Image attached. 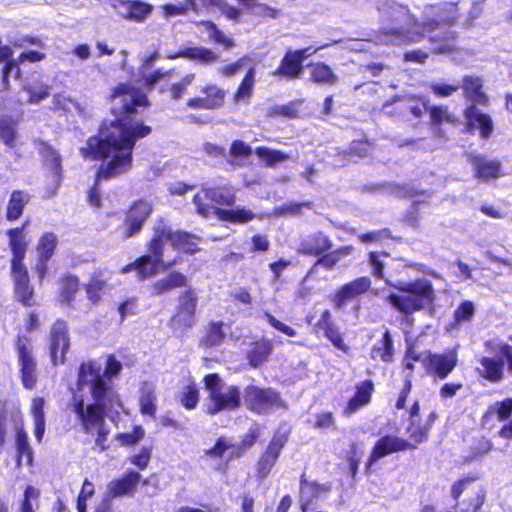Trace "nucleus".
I'll return each mask as SVG.
<instances>
[{"instance_id":"obj_1","label":"nucleus","mask_w":512,"mask_h":512,"mask_svg":"<svg viewBox=\"0 0 512 512\" xmlns=\"http://www.w3.org/2000/svg\"><path fill=\"white\" fill-rule=\"evenodd\" d=\"M111 118L100 128L97 136L81 148L85 158L108 160L96 178L107 179L125 171L128 160V86L119 84L110 95Z\"/></svg>"},{"instance_id":"obj_2","label":"nucleus","mask_w":512,"mask_h":512,"mask_svg":"<svg viewBox=\"0 0 512 512\" xmlns=\"http://www.w3.org/2000/svg\"><path fill=\"white\" fill-rule=\"evenodd\" d=\"M456 10L455 5L448 4L436 18L418 23L408 7L395 3L388 11L389 23L381 28L377 40L382 44H400L428 38L432 43L443 42L433 48L434 53H449L452 46L448 42L454 38V33L446 25L457 19Z\"/></svg>"},{"instance_id":"obj_3","label":"nucleus","mask_w":512,"mask_h":512,"mask_svg":"<svg viewBox=\"0 0 512 512\" xmlns=\"http://www.w3.org/2000/svg\"><path fill=\"white\" fill-rule=\"evenodd\" d=\"M83 429L88 433L99 431L104 411H124L118 394L107 386L102 367L96 361L82 363L78 371L76 391L70 404Z\"/></svg>"},{"instance_id":"obj_4","label":"nucleus","mask_w":512,"mask_h":512,"mask_svg":"<svg viewBox=\"0 0 512 512\" xmlns=\"http://www.w3.org/2000/svg\"><path fill=\"white\" fill-rule=\"evenodd\" d=\"M398 293H390L386 300L400 313L409 316L431 305L435 300V290L432 283L425 278L412 282L386 281Z\"/></svg>"},{"instance_id":"obj_5","label":"nucleus","mask_w":512,"mask_h":512,"mask_svg":"<svg viewBox=\"0 0 512 512\" xmlns=\"http://www.w3.org/2000/svg\"><path fill=\"white\" fill-rule=\"evenodd\" d=\"M203 381L208 393L203 403L206 414L216 415L222 411H233L241 406V392L237 386L227 385L217 374H208Z\"/></svg>"},{"instance_id":"obj_6","label":"nucleus","mask_w":512,"mask_h":512,"mask_svg":"<svg viewBox=\"0 0 512 512\" xmlns=\"http://www.w3.org/2000/svg\"><path fill=\"white\" fill-rule=\"evenodd\" d=\"M198 237L194 234L183 231H172L163 224L155 227V235L151 241L150 251L159 259L164 256L165 245L170 244L173 249L181 250L185 253H195Z\"/></svg>"},{"instance_id":"obj_7","label":"nucleus","mask_w":512,"mask_h":512,"mask_svg":"<svg viewBox=\"0 0 512 512\" xmlns=\"http://www.w3.org/2000/svg\"><path fill=\"white\" fill-rule=\"evenodd\" d=\"M159 57L157 51H155L152 55L147 56L142 59V65L139 68L140 74V82L144 90L136 87L130 86V105L133 106H149V100L147 98V92L151 91L154 85L160 80L164 79L171 75L172 70H155L154 72H148V70L153 66L155 60ZM132 114V107L130 106V115Z\"/></svg>"},{"instance_id":"obj_8","label":"nucleus","mask_w":512,"mask_h":512,"mask_svg":"<svg viewBox=\"0 0 512 512\" xmlns=\"http://www.w3.org/2000/svg\"><path fill=\"white\" fill-rule=\"evenodd\" d=\"M244 403L248 410L256 414H269L274 409L286 408L279 394L272 388L248 385L244 389Z\"/></svg>"},{"instance_id":"obj_9","label":"nucleus","mask_w":512,"mask_h":512,"mask_svg":"<svg viewBox=\"0 0 512 512\" xmlns=\"http://www.w3.org/2000/svg\"><path fill=\"white\" fill-rule=\"evenodd\" d=\"M18 363L22 384L26 389H33L37 382L36 361L27 341L19 337L16 344Z\"/></svg>"},{"instance_id":"obj_10","label":"nucleus","mask_w":512,"mask_h":512,"mask_svg":"<svg viewBox=\"0 0 512 512\" xmlns=\"http://www.w3.org/2000/svg\"><path fill=\"white\" fill-rule=\"evenodd\" d=\"M197 300V294L193 289L187 290L180 296L177 313L171 319L172 328H189L194 324Z\"/></svg>"},{"instance_id":"obj_11","label":"nucleus","mask_w":512,"mask_h":512,"mask_svg":"<svg viewBox=\"0 0 512 512\" xmlns=\"http://www.w3.org/2000/svg\"><path fill=\"white\" fill-rule=\"evenodd\" d=\"M409 449H415V445L397 436H383L375 443L368 459L367 467L371 468L378 460L387 455Z\"/></svg>"},{"instance_id":"obj_12","label":"nucleus","mask_w":512,"mask_h":512,"mask_svg":"<svg viewBox=\"0 0 512 512\" xmlns=\"http://www.w3.org/2000/svg\"><path fill=\"white\" fill-rule=\"evenodd\" d=\"M287 442L286 434H275L270 441L267 449L261 455L257 462L256 477L259 479L266 478L274 465L276 464L278 457Z\"/></svg>"},{"instance_id":"obj_13","label":"nucleus","mask_w":512,"mask_h":512,"mask_svg":"<svg viewBox=\"0 0 512 512\" xmlns=\"http://www.w3.org/2000/svg\"><path fill=\"white\" fill-rule=\"evenodd\" d=\"M424 362L431 375L444 380L457 365V353L452 350L446 354H429Z\"/></svg>"},{"instance_id":"obj_14","label":"nucleus","mask_w":512,"mask_h":512,"mask_svg":"<svg viewBox=\"0 0 512 512\" xmlns=\"http://www.w3.org/2000/svg\"><path fill=\"white\" fill-rule=\"evenodd\" d=\"M11 277L14 284V293L18 301L25 306L34 305V289L30 285L26 266L11 267Z\"/></svg>"},{"instance_id":"obj_15","label":"nucleus","mask_w":512,"mask_h":512,"mask_svg":"<svg viewBox=\"0 0 512 512\" xmlns=\"http://www.w3.org/2000/svg\"><path fill=\"white\" fill-rule=\"evenodd\" d=\"M51 360L54 365L63 363L65 359V353L69 347V339L67 336V326L65 322H56L51 330Z\"/></svg>"},{"instance_id":"obj_16","label":"nucleus","mask_w":512,"mask_h":512,"mask_svg":"<svg viewBox=\"0 0 512 512\" xmlns=\"http://www.w3.org/2000/svg\"><path fill=\"white\" fill-rule=\"evenodd\" d=\"M27 225L28 221H25L21 227L11 228L6 232L12 252L11 267L25 266L23 260L26 255L28 242L24 231Z\"/></svg>"},{"instance_id":"obj_17","label":"nucleus","mask_w":512,"mask_h":512,"mask_svg":"<svg viewBox=\"0 0 512 512\" xmlns=\"http://www.w3.org/2000/svg\"><path fill=\"white\" fill-rule=\"evenodd\" d=\"M371 286V280L369 277H359L349 283H346L335 293L333 301L337 308H342L346 303L365 293Z\"/></svg>"},{"instance_id":"obj_18","label":"nucleus","mask_w":512,"mask_h":512,"mask_svg":"<svg viewBox=\"0 0 512 512\" xmlns=\"http://www.w3.org/2000/svg\"><path fill=\"white\" fill-rule=\"evenodd\" d=\"M471 163L475 177L482 182H488L491 179H497L502 176L501 163L498 160L485 156H473Z\"/></svg>"},{"instance_id":"obj_19","label":"nucleus","mask_w":512,"mask_h":512,"mask_svg":"<svg viewBox=\"0 0 512 512\" xmlns=\"http://www.w3.org/2000/svg\"><path fill=\"white\" fill-rule=\"evenodd\" d=\"M332 247V241L323 232L310 234L302 239L297 251L303 255L319 256Z\"/></svg>"},{"instance_id":"obj_20","label":"nucleus","mask_w":512,"mask_h":512,"mask_svg":"<svg viewBox=\"0 0 512 512\" xmlns=\"http://www.w3.org/2000/svg\"><path fill=\"white\" fill-rule=\"evenodd\" d=\"M168 58H185L188 60L198 61L203 65H211L219 60V55L209 48L203 46H195L181 49L175 54L168 55Z\"/></svg>"},{"instance_id":"obj_21","label":"nucleus","mask_w":512,"mask_h":512,"mask_svg":"<svg viewBox=\"0 0 512 512\" xmlns=\"http://www.w3.org/2000/svg\"><path fill=\"white\" fill-rule=\"evenodd\" d=\"M152 256L147 255L139 258L136 263L134 269L137 271L139 277L141 279L152 276L158 270V267L162 265L164 268H168L176 263V259H167L165 260V255L159 259L152 251Z\"/></svg>"},{"instance_id":"obj_22","label":"nucleus","mask_w":512,"mask_h":512,"mask_svg":"<svg viewBox=\"0 0 512 512\" xmlns=\"http://www.w3.org/2000/svg\"><path fill=\"white\" fill-rule=\"evenodd\" d=\"M45 55L43 53H40L38 51H28L21 53L18 58L16 59H10L5 63L3 70H2V83L4 89H8V76L13 71L15 72V77L19 78L21 74V70L19 68V65L25 61L29 62H37L43 60Z\"/></svg>"},{"instance_id":"obj_23","label":"nucleus","mask_w":512,"mask_h":512,"mask_svg":"<svg viewBox=\"0 0 512 512\" xmlns=\"http://www.w3.org/2000/svg\"><path fill=\"white\" fill-rule=\"evenodd\" d=\"M303 73L302 61L292 50L286 52L277 69L272 72L274 76H282L287 79L300 78Z\"/></svg>"},{"instance_id":"obj_24","label":"nucleus","mask_w":512,"mask_h":512,"mask_svg":"<svg viewBox=\"0 0 512 512\" xmlns=\"http://www.w3.org/2000/svg\"><path fill=\"white\" fill-rule=\"evenodd\" d=\"M22 90L27 93L29 104H37L50 95V87L35 75L23 82Z\"/></svg>"},{"instance_id":"obj_25","label":"nucleus","mask_w":512,"mask_h":512,"mask_svg":"<svg viewBox=\"0 0 512 512\" xmlns=\"http://www.w3.org/2000/svg\"><path fill=\"white\" fill-rule=\"evenodd\" d=\"M465 118L469 125L480 129L483 138L490 137L493 130L492 119L489 115L481 113L474 105H470L465 109Z\"/></svg>"},{"instance_id":"obj_26","label":"nucleus","mask_w":512,"mask_h":512,"mask_svg":"<svg viewBox=\"0 0 512 512\" xmlns=\"http://www.w3.org/2000/svg\"><path fill=\"white\" fill-rule=\"evenodd\" d=\"M374 385L370 380L361 382L356 386V393L348 402L344 413L351 415L359 410L362 406L368 404L371 399Z\"/></svg>"},{"instance_id":"obj_27","label":"nucleus","mask_w":512,"mask_h":512,"mask_svg":"<svg viewBox=\"0 0 512 512\" xmlns=\"http://www.w3.org/2000/svg\"><path fill=\"white\" fill-rule=\"evenodd\" d=\"M480 366L477 367V372L484 379L498 383L502 381L504 377V363L501 360H496L490 357H482L479 360Z\"/></svg>"},{"instance_id":"obj_28","label":"nucleus","mask_w":512,"mask_h":512,"mask_svg":"<svg viewBox=\"0 0 512 512\" xmlns=\"http://www.w3.org/2000/svg\"><path fill=\"white\" fill-rule=\"evenodd\" d=\"M30 200V195L22 190H14L6 205L5 217L8 221L13 222L18 220L22 214L25 206Z\"/></svg>"},{"instance_id":"obj_29","label":"nucleus","mask_w":512,"mask_h":512,"mask_svg":"<svg viewBox=\"0 0 512 512\" xmlns=\"http://www.w3.org/2000/svg\"><path fill=\"white\" fill-rule=\"evenodd\" d=\"M483 83L477 76H465L460 84L467 99L477 104H487L488 98L482 91Z\"/></svg>"},{"instance_id":"obj_30","label":"nucleus","mask_w":512,"mask_h":512,"mask_svg":"<svg viewBox=\"0 0 512 512\" xmlns=\"http://www.w3.org/2000/svg\"><path fill=\"white\" fill-rule=\"evenodd\" d=\"M156 400L157 397L154 385L147 381L142 382L139 388V406L141 413L154 417L156 413Z\"/></svg>"},{"instance_id":"obj_31","label":"nucleus","mask_w":512,"mask_h":512,"mask_svg":"<svg viewBox=\"0 0 512 512\" xmlns=\"http://www.w3.org/2000/svg\"><path fill=\"white\" fill-rule=\"evenodd\" d=\"M394 347L391 335L388 330L383 334L382 339L378 340L371 349L370 358L374 361L380 360L385 363L393 361Z\"/></svg>"},{"instance_id":"obj_32","label":"nucleus","mask_w":512,"mask_h":512,"mask_svg":"<svg viewBox=\"0 0 512 512\" xmlns=\"http://www.w3.org/2000/svg\"><path fill=\"white\" fill-rule=\"evenodd\" d=\"M215 214L220 220L233 223H247L256 218V214L244 207H235L234 209H216Z\"/></svg>"},{"instance_id":"obj_33","label":"nucleus","mask_w":512,"mask_h":512,"mask_svg":"<svg viewBox=\"0 0 512 512\" xmlns=\"http://www.w3.org/2000/svg\"><path fill=\"white\" fill-rule=\"evenodd\" d=\"M430 124L434 128V134L442 136L440 125L442 123H455L456 117L448 111V108L442 105L429 107Z\"/></svg>"},{"instance_id":"obj_34","label":"nucleus","mask_w":512,"mask_h":512,"mask_svg":"<svg viewBox=\"0 0 512 512\" xmlns=\"http://www.w3.org/2000/svg\"><path fill=\"white\" fill-rule=\"evenodd\" d=\"M308 67L310 69L311 80L315 83L333 85L338 81L337 75L332 71L330 66L323 62L313 63Z\"/></svg>"},{"instance_id":"obj_35","label":"nucleus","mask_w":512,"mask_h":512,"mask_svg":"<svg viewBox=\"0 0 512 512\" xmlns=\"http://www.w3.org/2000/svg\"><path fill=\"white\" fill-rule=\"evenodd\" d=\"M16 448L18 453V465L31 466L33 462V450L28 443V436L22 428L16 432Z\"/></svg>"},{"instance_id":"obj_36","label":"nucleus","mask_w":512,"mask_h":512,"mask_svg":"<svg viewBox=\"0 0 512 512\" xmlns=\"http://www.w3.org/2000/svg\"><path fill=\"white\" fill-rule=\"evenodd\" d=\"M44 398L37 397L32 400L31 414L34 419V434L38 442H41L45 433Z\"/></svg>"},{"instance_id":"obj_37","label":"nucleus","mask_w":512,"mask_h":512,"mask_svg":"<svg viewBox=\"0 0 512 512\" xmlns=\"http://www.w3.org/2000/svg\"><path fill=\"white\" fill-rule=\"evenodd\" d=\"M151 210L150 204L146 201H139L130 208V235L140 229Z\"/></svg>"},{"instance_id":"obj_38","label":"nucleus","mask_w":512,"mask_h":512,"mask_svg":"<svg viewBox=\"0 0 512 512\" xmlns=\"http://www.w3.org/2000/svg\"><path fill=\"white\" fill-rule=\"evenodd\" d=\"M273 350L271 341L262 340L254 343L252 349L248 353L249 363L253 367L262 365L269 357Z\"/></svg>"},{"instance_id":"obj_39","label":"nucleus","mask_w":512,"mask_h":512,"mask_svg":"<svg viewBox=\"0 0 512 512\" xmlns=\"http://www.w3.org/2000/svg\"><path fill=\"white\" fill-rule=\"evenodd\" d=\"M17 123L9 116H0V140L10 148L16 146Z\"/></svg>"},{"instance_id":"obj_40","label":"nucleus","mask_w":512,"mask_h":512,"mask_svg":"<svg viewBox=\"0 0 512 512\" xmlns=\"http://www.w3.org/2000/svg\"><path fill=\"white\" fill-rule=\"evenodd\" d=\"M201 6L208 11H220L228 19L238 21L241 10L228 4L226 0H200Z\"/></svg>"},{"instance_id":"obj_41","label":"nucleus","mask_w":512,"mask_h":512,"mask_svg":"<svg viewBox=\"0 0 512 512\" xmlns=\"http://www.w3.org/2000/svg\"><path fill=\"white\" fill-rule=\"evenodd\" d=\"M58 244V237L52 232H44L38 240L36 251L38 257L50 260Z\"/></svg>"},{"instance_id":"obj_42","label":"nucleus","mask_w":512,"mask_h":512,"mask_svg":"<svg viewBox=\"0 0 512 512\" xmlns=\"http://www.w3.org/2000/svg\"><path fill=\"white\" fill-rule=\"evenodd\" d=\"M186 285V276L179 272H172L167 277L160 279L154 284V290L157 294H163L174 288Z\"/></svg>"},{"instance_id":"obj_43","label":"nucleus","mask_w":512,"mask_h":512,"mask_svg":"<svg viewBox=\"0 0 512 512\" xmlns=\"http://www.w3.org/2000/svg\"><path fill=\"white\" fill-rule=\"evenodd\" d=\"M255 154L269 167H273L289 158L288 154L269 147H258Z\"/></svg>"},{"instance_id":"obj_44","label":"nucleus","mask_w":512,"mask_h":512,"mask_svg":"<svg viewBox=\"0 0 512 512\" xmlns=\"http://www.w3.org/2000/svg\"><path fill=\"white\" fill-rule=\"evenodd\" d=\"M255 84V68L251 67L242 82L240 83L237 91L234 94V99L237 102L248 101Z\"/></svg>"},{"instance_id":"obj_45","label":"nucleus","mask_w":512,"mask_h":512,"mask_svg":"<svg viewBox=\"0 0 512 512\" xmlns=\"http://www.w3.org/2000/svg\"><path fill=\"white\" fill-rule=\"evenodd\" d=\"M202 190L207 198L217 204L230 206L235 201L234 194L228 189L209 188L203 186Z\"/></svg>"},{"instance_id":"obj_46","label":"nucleus","mask_w":512,"mask_h":512,"mask_svg":"<svg viewBox=\"0 0 512 512\" xmlns=\"http://www.w3.org/2000/svg\"><path fill=\"white\" fill-rule=\"evenodd\" d=\"M41 154L44 158L45 165L50 167L55 176L59 179L61 172V158L59 153L47 144H43Z\"/></svg>"},{"instance_id":"obj_47","label":"nucleus","mask_w":512,"mask_h":512,"mask_svg":"<svg viewBox=\"0 0 512 512\" xmlns=\"http://www.w3.org/2000/svg\"><path fill=\"white\" fill-rule=\"evenodd\" d=\"M428 87L436 97L446 98L459 90L460 83L449 84L444 81H431Z\"/></svg>"},{"instance_id":"obj_48","label":"nucleus","mask_w":512,"mask_h":512,"mask_svg":"<svg viewBox=\"0 0 512 512\" xmlns=\"http://www.w3.org/2000/svg\"><path fill=\"white\" fill-rule=\"evenodd\" d=\"M222 326V323H212L208 327L207 334L202 339L201 343L207 347L219 345L225 337Z\"/></svg>"},{"instance_id":"obj_49","label":"nucleus","mask_w":512,"mask_h":512,"mask_svg":"<svg viewBox=\"0 0 512 512\" xmlns=\"http://www.w3.org/2000/svg\"><path fill=\"white\" fill-rule=\"evenodd\" d=\"M202 92L206 94L205 99L211 109L219 108L224 102L225 93L216 85H208L202 89Z\"/></svg>"},{"instance_id":"obj_50","label":"nucleus","mask_w":512,"mask_h":512,"mask_svg":"<svg viewBox=\"0 0 512 512\" xmlns=\"http://www.w3.org/2000/svg\"><path fill=\"white\" fill-rule=\"evenodd\" d=\"M199 402V391L194 384H190L184 387L181 396L180 403L189 410L194 409Z\"/></svg>"},{"instance_id":"obj_51","label":"nucleus","mask_w":512,"mask_h":512,"mask_svg":"<svg viewBox=\"0 0 512 512\" xmlns=\"http://www.w3.org/2000/svg\"><path fill=\"white\" fill-rule=\"evenodd\" d=\"M325 336L332 342V344L340 349L341 351L347 353L349 351V346L345 344L343 337L335 324H329L324 327Z\"/></svg>"},{"instance_id":"obj_52","label":"nucleus","mask_w":512,"mask_h":512,"mask_svg":"<svg viewBox=\"0 0 512 512\" xmlns=\"http://www.w3.org/2000/svg\"><path fill=\"white\" fill-rule=\"evenodd\" d=\"M152 6L136 0H130V19L142 21L152 11Z\"/></svg>"},{"instance_id":"obj_53","label":"nucleus","mask_w":512,"mask_h":512,"mask_svg":"<svg viewBox=\"0 0 512 512\" xmlns=\"http://www.w3.org/2000/svg\"><path fill=\"white\" fill-rule=\"evenodd\" d=\"M490 412L495 413L499 421L507 420L512 414V398L495 402L490 407Z\"/></svg>"},{"instance_id":"obj_54","label":"nucleus","mask_w":512,"mask_h":512,"mask_svg":"<svg viewBox=\"0 0 512 512\" xmlns=\"http://www.w3.org/2000/svg\"><path fill=\"white\" fill-rule=\"evenodd\" d=\"M247 11L254 16L269 17L273 19L278 18L281 14L280 10L270 7L264 3L257 2H255Z\"/></svg>"},{"instance_id":"obj_55","label":"nucleus","mask_w":512,"mask_h":512,"mask_svg":"<svg viewBox=\"0 0 512 512\" xmlns=\"http://www.w3.org/2000/svg\"><path fill=\"white\" fill-rule=\"evenodd\" d=\"M79 281L75 276H67L63 279L61 296L64 301L70 303L77 292Z\"/></svg>"},{"instance_id":"obj_56","label":"nucleus","mask_w":512,"mask_h":512,"mask_svg":"<svg viewBox=\"0 0 512 512\" xmlns=\"http://www.w3.org/2000/svg\"><path fill=\"white\" fill-rule=\"evenodd\" d=\"M194 79H195V74L189 73V74L185 75L179 82L172 84V86L170 88L172 99H174V100L180 99L186 92L187 87L192 84Z\"/></svg>"},{"instance_id":"obj_57","label":"nucleus","mask_w":512,"mask_h":512,"mask_svg":"<svg viewBox=\"0 0 512 512\" xmlns=\"http://www.w3.org/2000/svg\"><path fill=\"white\" fill-rule=\"evenodd\" d=\"M429 429H430V425L419 427V426H416V424L414 426H412V424H410L407 428V432L409 433V438L412 441L410 443L412 445H415V448H416L418 444L426 441L428 438Z\"/></svg>"},{"instance_id":"obj_58","label":"nucleus","mask_w":512,"mask_h":512,"mask_svg":"<svg viewBox=\"0 0 512 512\" xmlns=\"http://www.w3.org/2000/svg\"><path fill=\"white\" fill-rule=\"evenodd\" d=\"M150 126L144 125L142 122H132L130 120V151L137 139L143 138L151 133Z\"/></svg>"},{"instance_id":"obj_59","label":"nucleus","mask_w":512,"mask_h":512,"mask_svg":"<svg viewBox=\"0 0 512 512\" xmlns=\"http://www.w3.org/2000/svg\"><path fill=\"white\" fill-rule=\"evenodd\" d=\"M105 285L106 284L103 280L98 278L91 279L90 282L86 285V293L89 301L92 303L98 302L100 299V293L104 290Z\"/></svg>"},{"instance_id":"obj_60","label":"nucleus","mask_w":512,"mask_h":512,"mask_svg":"<svg viewBox=\"0 0 512 512\" xmlns=\"http://www.w3.org/2000/svg\"><path fill=\"white\" fill-rule=\"evenodd\" d=\"M40 492L33 486H28L24 492V500L21 505L20 512H35L32 500L37 502Z\"/></svg>"},{"instance_id":"obj_61","label":"nucleus","mask_w":512,"mask_h":512,"mask_svg":"<svg viewBox=\"0 0 512 512\" xmlns=\"http://www.w3.org/2000/svg\"><path fill=\"white\" fill-rule=\"evenodd\" d=\"M474 304L470 301H464L454 311V319L456 322H464L471 320L474 314Z\"/></svg>"},{"instance_id":"obj_62","label":"nucleus","mask_w":512,"mask_h":512,"mask_svg":"<svg viewBox=\"0 0 512 512\" xmlns=\"http://www.w3.org/2000/svg\"><path fill=\"white\" fill-rule=\"evenodd\" d=\"M128 492V478L122 477L118 480H113L108 485V494L112 497L122 496Z\"/></svg>"},{"instance_id":"obj_63","label":"nucleus","mask_w":512,"mask_h":512,"mask_svg":"<svg viewBox=\"0 0 512 512\" xmlns=\"http://www.w3.org/2000/svg\"><path fill=\"white\" fill-rule=\"evenodd\" d=\"M382 254L377 252L369 253V264L372 269V274L377 278H383V269L385 263L382 259Z\"/></svg>"},{"instance_id":"obj_64","label":"nucleus","mask_w":512,"mask_h":512,"mask_svg":"<svg viewBox=\"0 0 512 512\" xmlns=\"http://www.w3.org/2000/svg\"><path fill=\"white\" fill-rule=\"evenodd\" d=\"M229 448H231L229 442L221 437L212 448L205 451V455L212 458H221Z\"/></svg>"}]
</instances>
